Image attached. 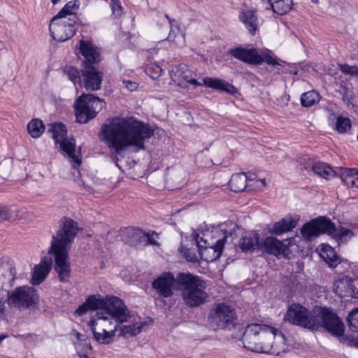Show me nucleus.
I'll use <instances>...</instances> for the list:
<instances>
[{"instance_id": "10", "label": "nucleus", "mask_w": 358, "mask_h": 358, "mask_svg": "<svg viewBox=\"0 0 358 358\" xmlns=\"http://www.w3.org/2000/svg\"><path fill=\"white\" fill-rule=\"evenodd\" d=\"M228 55L250 65H259L264 62L268 65H280L277 58L272 57L271 51L266 50L261 53L256 48L247 49L243 47L231 48Z\"/></svg>"}, {"instance_id": "24", "label": "nucleus", "mask_w": 358, "mask_h": 358, "mask_svg": "<svg viewBox=\"0 0 358 358\" xmlns=\"http://www.w3.org/2000/svg\"><path fill=\"white\" fill-rule=\"evenodd\" d=\"M238 247L243 252H252L259 247L258 234L252 233L243 236L238 242Z\"/></svg>"}, {"instance_id": "38", "label": "nucleus", "mask_w": 358, "mask_h": 358, "mask_svg": "<svg viewBox=\"0 0 358 358\" xmlns=\"http://www.w3.org/2000/svg\"><path fill=\"white\" fill-rule=\"evenodd\" d=\"M162 68L155 63L148 64L145 68V73L152 79H157L161 75Z\"/></svg>"}, {"instance_id": "55", "label": "nucleus", "mask_w": 358, "mask_h": 358, "mask_svg": "<svg viewBox=\"0 0 358 358\" xmlns=\"http://www.w3.org/2000/svg\"><path fill=\"white\" fill-rule=\"evenodd\" d=\"M80 358H89L87 355H80Z\"/></svg>"}, {"instance_id": "36", "label": "nucleus", "mask_w": 358, "mask_h": 358, "mask_svg": "<svg viewBox=\"0 0 358 358\" xmlns=\"http://www.w3.org/2000/svg\"><path fill=\"white\" fill-rule=\"evenodd\" d=\"M301 234L302 236L308 241H310L312 238L318 236L316 227L313 220L302 227L301 229Z\"/></svg>"}, {"instance_id": "47", "label": "nucleus", "mask_w": 358, "mask_h": 358, "mask_svg": "<svg viewBox=\"0 0 358 358\" xmlns=\"http://www.w3.org/2000/svg\"><path fill=\"white\" fill-rule=\"evenodd\" d=\"M341 71L346 74L358 76V68L355 66H349L348 64H345L341 66Z\"/></svg>"}, {"instance_id": "29", "label": "nucleus", "mask_w": 358, "mask_h": 358, "mask_svg": "<svg viewBox=\"0 0 358 358\" xmlns=\"http://www.w3.org/2000/svg\"><path fill=\"white\" fill-rule=\"evenodd\" d=\"M93 334L94 339L100 344H109L115 335L117 329V324H114V329H111L109 332H102L98 330L96 327H90Z\"/></svg>"}, {"instance_id": "46", "label": "nucleus", "mask_w": 358, "mask_h": 358, "mask_svg": "<svg viewBox=\"0 0 358 358\" xmlns=\"http://www.w3.org/2000/svg\"><path fill=\"white\" fill-rule=\"evenodd\" d=\"M157 234L155 231H152V233L150 232H145V241L143 242L142 245H158V243L155 241L154 238V235H156Z\"/></svg>"}, {"instance_id": "14", "label": "nucleus", "mask_w": 358, "mask_h": 358, "mask_svg": "<svg viewBox=\"0 0 358 358\" xmlns=\"http://www.w3.org/2000/svg\"><path fill=\"white\" fill-rule=\"evenodd\" d=\"M76 29L75 20L56 15L49 24L51 36L58 42H64L70 39L75 34Z\"/></svg>"}, {"instance_id": "15", "label": "nucleus", "mask_w": 358, "mask_h": 358, "mask_svg": "<svg viewBox=\"0 0 358 358\" xmlns=\"http://www.w3.org/2000/svg\"><path fill=\"white\" fill-rule=\"evenodd\" d=\"M105 301L104 314L120 323L127 321L129 312L122 299L115 296H106Z\"/></svg>"}, {"instance_id": "43", "label": "nucleus", "mask_w": 358, "mask_h": 358, "mask_svg": "<svg viewBox=\"0 0 358 358\" xmlns=\"http://www.w3.org/2000/svg\"><path fill=\"white\" fill-rule=\"evenodd\" d=\"M78 9L75 2L69 1L64 7L57 13L56 16L66 18V16L69 15H71L74 10Z\"/></svg>"}, {"instance_id": "33", "label": "nucleus", "mask_w": 358, "mask_h": 358, "mask_svg": "<svg viewBox=\"0 0 358 358\" xmlns=\"http://www.w3.org/2000/svg\"><path fill=\"white\" fill-rule=\"evenodd\" d=\"M320 96L318 92L315 90L308 91L302 94L301 96V105L304 107H310L320 101Z\"/></svg>"}, {"instance_id": "54", "label": "nucleus", "mask_w": 358, "mask_h": 358, "mask_svg": "<svg viewBox=\"0 0 358 358\" xmlns=\"http://www.w3.org/2000/svg\"><path fill=\"white\" fill-rule=\"evenodd\" d=\"M61 0H51L52 3L55 5L59 3Z\"/></svg>"}, {"instance_id": "13", "label": "nucleus", "mask_w": 358, "mask_h": 358, "mask_svg": "<svg viewBox=\"0 0 358 358\" xmlns=\"http://www.w3.org/2000/svg\"><path fill=\"white\" fill-rule=\"evenodd\" d=\"M285 320L292 324L312 330L315 329L317 324L314 313L299 303H292L288 307Z\"/></svg>"}, {"instance_id": "34", "label": "nucleus", "mask_w": 358, "mask_h": 358, "mask_svg": "<svg viewBox=\"0 0 358 358\" xmlns=\"http://www.w3.org/2000/svg\"><path fill=\"white\" fill-rule=\"evenodd\" d=\"M292 0H281L273 3L271 8L275 13L282 15L292 9Z\"/></svg>"}, {"instance_id": "21", "label": "nucleus", "mask_w": 358, "mask_h": 358, "mask_svg": "<svg viewBox=\"0 0 358 358\" xmlns=\"http://www.w3.org/2000/svg\"><path fill=\"white\" fill-rule=\"evenodd\" d=\"M239 19L245 25L249 33L254 36L258 29L259 22L257 13L255 10L245 9L239 13Z\"/></svg>"}, {"instance_id": "5", "label": "nucleus", "mask_w": 358, "mask_h": 358, "mask_svg": "<svg viewBox=\"0 0 358 358\" xmlns=\"http://www.w3.org/2000/svg\"><path fill=\"white\" fill-rule=\"evenodd\" d=\"M79 44V51L83 57L80 69L82 87L87 91L99 90L103 76L98 67L101 61L100 50L91 41L80 40Z\"/></svg>"}, {"instance_id": "16", "label": "nucleus", "mask_w": 358, "mask_h": 358, "mask_svg": "<svg viewBox=\"0 0 358 358\" xmlns=\"http://www.w3.org/2000/svg\"><path fill=\"white\" fill-rule=\"evenodd\" d=\"M122 241L131 246L143 245L145 241V231L138 227H128L120 230Z\"/></svg>"}, {"instance_id": "11", "label": "nucleus", "mask_w": 358, "mask_h": 358, "mask_svg": "<svg viewBox=\"0 0 358 358\" xmlns=\"http://www.w3.org/2000/svg\"><path fill=\"white\" fill-rule=\"evenodd\" d=\"M314 319L317 324L315 329L322 327L334 336H341L345 331V327L336 313L327 308L314 309Z\"/></svg>"}, {"instance_id": "40", "label": "nucleus", "mask_w": 358, "mask_h": 358, "mask_svg": "<svg viewBox=\"0 0 358 358\" xmlns=\"http://www.w3.org/2000/svg\"><path fill=\"white\" fill-rule=\"evenodd\" d=\"M353 235L352 230L345 228H341L339 229H335L333 234V236L335 237L337 241H346L348 238H350Z\"/></svg>"}, {"instance_id": "39", "label": "nucleus", "mask_w": 358, "mask_h": 358, "mask_svg": "<svg viewBox=\"0 0 358 358\" xmlns=\"http://www.w3.org/2000/svg\"><path fill=\"white\" fill-rule=\"evenodd\" d=\"M351 123L349 118L338 117L336 122V129L339 133H345L348 129H350Z\"/></svg>"}, {"instance_id": "48", "label": "nucleus", "mask_w": 358, "mask_h": 358, "mask_svg": "<svg viewBox=\"0 0 358 358\" xmlns=\"http://www.w3.org/2000/svg\"><path fill=\"white\" fill-rule=\"evenodd\" d=\"M247 182L250 184V182L252 181H256L257 182H259L261 184L259 187H264L266 186L265 179H257V176L253 173H246Z\"/></svg>"}, {"instance_id": "56", "label": "nucleus", "mask_w": 358, "mask_h": 358, "mask_svg": "<svg viewBox=\"0 0 358 358\" xmlns=\"http://www.w3.org/2000/svg\"><path fill=\"white\" fill-rule=\"evenodd\" d=\"M319 0H312V2L317 3H318Z\"/></svg>"}, {"instance_id": "23", "label": "nucleus", "mask_w": 358, "mask_h": 358, "mask_svg": "<svg viewBox=\"0 0 358 358\" xmlns=\"http://www.w3.org/2000/svg\"><path fill=\"white\" fill-rule=\"evenodd\" d=\"M298 220L299 218L296 217L287 216L275 222L271 231L275 235H280L285 232L292 231L296 226Z\"/></svg>"}, {"instance_id": "41", "label": "nucleus", "mask_w": 358, "mask_h": 358, "mask_svg": "<svg viewBox=\"0 0 358 358\" xmlns=\"http://www.w3.org/2000/svg\"><path fill=\"white\" fill-rule=\"evenodd\" d=\"M16 219V215L6 206L0 205V222L5 220L13 221Z\"/></svg>"}, {"instance_id": "17", "label": "nucleus", "mask_w": 358, "mask_h": 358, "mask_svg": "<svg viewBox=\"0 0 358 358\" xmlns=\"http://www.w3.org/2000/svg\"><path fill=\"white\" fill-rule=\"evenodd\" d=\"M105 300L106 298H102L99 294L90 295L82 305L78 306L75 313L78 315H83L89 310H101V312H103L104 308L106 307Z\"/></svg>"}, {"instance_id": "3", "label": "nucleus", "mask_w": 358, "mask_h": 358, "mask_svg": "<svg viewBox=\"0 0 358 358\" xmlns=\"http://www.w3.org/2000/svg\"><path fill=\"white\" fill-rule=\"evenodd\" d=\"M241 336L243 347L250 351L277 356L288 352L285 335L271 326L250 324Z\"/></svg>"}, {"instance_id": "45", "label": "nucleus", "mask_w": 358, "mask_h": 358, "mask_svg": "<svg viewBox=\"0 0 358 358\" xmlns=\"http://www.w3.org/2000/svg\"><path fill=\"white\" fill-rule=\"evenodd\" d=\"M110 8L113 15L116 17H120L123 13V8L119 0H110Z\"/></svg>"}, {"instance_id": "4", "label": "nucleus", "mask_w": 358, "mask_h": 358, "mask_svg": "<svg viewBox=\"0 0 358 358\" xmlns=\"http://www.w3.org/2000/svg\"><path fill=\"white\" fill-rule=\"evenodd\" d=\"M78 232L76 222L69 217H64L61 220L60 229L52 236L48 253L55 259V270L61 282L69 281L71 274L69 262V246Z\"/></svg>"}, {"instance_id": "20", "label": "nucleus", "mask_w": 358, "mask_h": 358, "mask_svg": "<svg viewBox=\"0 0 358 358\" xmlns=\"http://www.w3.org/2000/svg\"><path fill=\"white\" fill-rule=\"evenodd\" d=\"M199 235H196L195 242L196 243L198 250L201 253V249L204 248L205 251L213 252V255L212 259H216L221 256L222 250L224 248V242L226 239V236H224L222 238H220L215 243L210 245L209 243H207L206 240H203L202 238L200 241L198 240Z\"/></svg>"}, {"instance_id": "26", "label": "nucleus", "mask_w": 358, "mask_h": 358, "mask_svg": "<svg viewBox=\"0 0 358 358\" xmlns=\"http://www.w3.org/2000/svg\"><path fill=\"white\" fill-rule=\"evenodd\" d=\"M246 173H238L232 175L229 182V186L230 189L234 192H243L248 187L252 185L247 182Z\"/></svg>"}, {"instance_id": "49", "label": "nucleus", "mask_w": 358, "mask_h": 358, "mask_svg": "<svg viewBox=\"0 0 358 358\" xmlns=\"http://www.w3.org/2000/svg\"><path fill=\"white\" fill-rule=\"evenodd\" d=\"M345 340L349 346L358 348V337L348 336L345 338Z\"/></svg>"}, {"instance_id": "18", "label": "nucleus", "mask_w": 358, "mask_h": 358, "mask_svg": "<svg viewBox=\"0 0 358 358\" xmlns=\"http://www.w3.org/2000/svg\"><path fill=\"white\" fill-rule=\"evenodd\" d=\"M119 322L111 319V317L104 314L103 312L96 313V319H91L88 322L89 327H96L98 330L102 332H109L114 329V324H119Z\"/></svg>"}, {"instance_id": "6", "label": "nucleus", "mask_w": 358, "mask_h": 358, "mask_svg": "<svg viewBox=\"0 0 358 358\" xmlns=\"http://www.w3.org/2000/svg\"><path fill=\"white\" fill-rule=\"evenodd\" d=\"M194 73L185 64H180L176 71V76H178V78H181L187 83L192 84L194 86H201L203 85L213 90L224 92L230 95H235L238 93L236 87L224 80L217 78L206 77L203 79V83H201L198 82L194 78Z\"/></svg>"}, {"instance_id": "22", "label": "nucleus", "mask_w": 358, "mask_h": 358, "mask_svg": "<svg viewBox=\"0 0 358 358\" xmlns=\"http://www.w3.org/2000/svg\"><path fill=\"white\" fill-rule=\"evenodd\" d=\"M265 251L270 255L278 256L285 255L287 246L275 237H266L264 241Z\"/></svg>"}, {"instance_id": "9", "label": "nucleus", "mask_w": 358, "mask_h": 358, "mask_svg": "<svg viewBox=\"0 0 358 358\" xmlns=\"http://www.w3.org/2000/svg\"><path fill=\"white\" fill-rule=\"evenodd\" d=\"M48 132L52 134L55 143L60 144V148L67 154L71 162L74 163L73 167L79 166L81 164L80 150H78L76 153L74 138L68 139L66 138L67 134L66 126L61 122L52 124L50 125Z\"/></svg>"}, {"instance_id": "51", "label": "nucleus", "mask_w": 358, "mask_h": 358, "mask_svg": "<svg viewBox=\"0 0 358 358\" xmlns=\"http://www.w3.org/2000/svg\"><path fill=\"white\" fill-rule=\"evenodd\" d=\"M8 275L10 277V280H9L10 285L13 286V282H14L15 278V269L13 268H10V272H9Z\"/></svg>"}, {"instance_id": "30", "label": "nucleus", "mask_w": 358, "mask_h": 358, "mask_svg": "<svg viewBox=\"0 0 358 358\" xmlns=\"http://www.w3.org/2000/svg\"><path fill=\"white\" fill-rule=\"evenodd\" d=\"M312 169L315 174L327 180L336 175V171L331 166L321 162H315Z\"/></svg>"}, {"instance_id": "19", "label": "nucleus", "mask_w": 358, "mask_h": 358, "mask_svg": "<svg viewBox=\"0 0 358 358\" xmlns=\"http://www.w3.org/2000/svg\"><path fill=\"white\" fill-rule=\"evenodd\" d=\"M52 257H45L41 263L34 268L31 283L34 285L41 284L46 278L52 268Z\"/></svg>"}, {"instance_id": "8", "label": "nucleus", "mask_w": 358, "mask_h": 358, "mask_svg": "<svg viewBox=\"0 0 358 358\" xmlns=\"http://www.w3.org/2000/svg\"><path fill=\"white\" fill-rule=\"evenodd\" d=\"M208 321L215 329H231L237 322L236 310L225 303H215L209 311Z\"/></svg>"}, {"instance_id": "44", "label": "nucleus", "mask_w": 358, "mask_h": 358, "mask_svg": "<svg viewBox=\"0 0 358 358\" xmlns=\"http://www.w3.org/2000/svg\"><path fill=\"white\" fill-rule=\"evenodd\" d=\"M348 322L350 329L358 332V308L353 310L348 316Z\"/></svg>"}, {"instance_id": "27", "label": "nucleus", "mask_w": 358, "mask_h": 358, "mask_svg": "<svg viewBox=\"0 0 358 358\" xmlns=\"http://www.w3.org/2000/svg\"><path fill=\"white\" fill-rule=\"evenodd\" d=\"M313 220L315 225L318 236L324 233L331 236L333 235L336 229V226L329 218L320 217Z\"/></svg>"}, {"instance_id": "35", "label": "nucleus", "mask_w": 358, "mask_h": 358, "mask_svg": "<svg viewBox=\"0 0 358 358\" xmlns=\"http://www.w3.org/2000/svg\"><path fill=\"white\" fill-rule=\"evenodd\" d=\"M144 324L142 322H136L134 324L130 325H124L120 327V334L123 336H136L141 331Z\"/></svg>"}, {"instance_id": "37", "label": "nucleus", "mask_w": 358, "mask_h": 358, "mask_svg": "<svg viewBox=\"0 0 358 358\" xmlns=\"http://www.w3.org/2000/svg\"><path fill=\"white\" fill-rule=\"evenodd\" d=\"M64 73L75 85H79L82 87V76L78 69L71 66H67L64 69Z\"/></svg>"}, {"instance_id": "1", "label": "nucleus", "mask_w": 358, "mask_h": 358, "mask_svg": "<svg viewBox=\"0 0 358 358\" xmlns=\"http://www.w3.org/2000/svg\"><path fill=\"white\" fill-rule=\"evenodd\" d=\"M154 135L148 125L133 118L113 117L101 126V139L118 155L130 146L144 148V142Z\"/></svg>"}, {"instance_id": "7", "label": "nucleus", "mask_w": 358, "mask_h": 358, "mask_svg": "<svg viewBox=\"0 0 358 358\" xmlns=\"http://www.w3.org/2000/svg\"><path fill=\"white\" fill-rule=\"evenodd\" d=\"M105 106L103 99L92 94H83L74 103L77 122L87 123L94 118Z\"/></svg>"}, {"instance_id": "25", "label": "nucleus", "mask_w": 358, "mask_h": 358, "mask_svg": "<svg viewBox=\"0 0 358 358\" xmlns=\"http://www.w3.org/2000/svg\"><path fill=\"white\" fill-rule=\"evenodd\" d=\"M340 178L348 187L358 188V170L356 169H340Z\"/></svg>"}, {"instance_id": "52", "label": "nucleus", "mask_w": 358, "mask_h": 358, "mask_svg": "<svg viewBox=\"0 0 358 358\" xmlns=\"http://www.w3.org/2000/svg\"><path fill=\"white\" fill-rule=\"evenodd\" d=\"M5 301L3 299H0V315L3 314L5 310Z\"/></svg>"}, {"instance_id": "53", "label": "nucleus", "mask_w": 358, "mask_h": 358, "mask_svg": "<svg viewBox=\"0 0 358 358\" xmlns=\"http://www.w3.org/2000/svg\"><path fill=\"white\" fill-rule=\"evenodd\" d=\"M76 338L78 340L81 341H86V339H85L86 336L84 334H80L76 331Z\"/></svg>"}, {"instance_id": "42", "label": "nucleus", "mask_w": 358, "mask_h": 358, "mask_svg": "<svg viewBox=\"0 0 358 358\" xmlns=\"http://www.w3.org/2000/svg\"><path fill=\"white\" fill-rule=\"evenodd\" d=\"M179 252L183 256V257L188 262L196 263L198 262V258L194 251L181 245L179 248Z\"/></svg>"}, {"instance_id": "50", "label": "nucleus", "mask_w": 358, "mask_h": 358, "mask_svg": "<svg viewBox=\"0 0 358 358\" xmlns=\"http://www.w3.org/2000/svg\"><path fill=\"white\" fill-rule=\"evenodd\" d=\"M122 83L124 86L130 92L134 91L138 87V83L131 80H123Z\"/></svg>"}, {"instance_id": "32", "label": "nucleus", "mask_w": 358, "mask_h": 358, "mask_svg": "<svg viewBox=\"0 0 358 358\" xmlns=\"http://www.w3.org/2000/svg\"><path fill=\"white\" fill-rule=\"evenodd\" d=\"M45 125L39 119H33L27 124V131L32 138L40 137L45 131Z\"/></svg>"}, {"instance_id": "28", "label": "nucleus", "mask_w": 358, "mask_h": 358, "mask_svg": "<svg viewBox=\"0 0 358 358\" xmlns=\"http://www.w3.org/2000/svg\"><path fill=\"white\" fill-rule=\"evenodd\" d=\"M320 256L330 267L335 268L341 263V258L336 255L335 250L329 245H322Z\"/></svg>"}, {"instance_id": "2", "label": "nucleus", "mask_w": 358, "mask_h": 358, "mask_svg": "<svg viewBox=\"0 0 358 358\" xmlns=\"http://www.w3.org/2000/svg\"><path fill=\"white\" fill-rule=\"evenodd\" d=\"M152 288L159 296L169 298L175 289L189 308H197L208 301L207 285L201 277L189 272H180L175 277L171 272H164L152 282Z\"/></svg>"}, {"instance_id": "12", "label": "nucleus", "mask_w": 358, "mask_h": 358, "mask_svg": "<svg viewBox=\"0 0 358 358\" xmlns=\"http://www.w3.org/2000/svg\"><path fill=\"white\" fill-rule=\"evenodd\" d=\"M7 303L10 308H28L36 304L38 296L36 289L28 286L18 287L7 292Z\"/></svg>"}, {"instance_id": "31", "label": "nucleus", "mask_w": 358, "mask_h": 358, "mask_svg": "<svg viewBox=\"0 0 358 358\" xmlns=\"http://www.w3.org/2000/svg\"><path fill=\"white\" fill-rule=\"evenodd\" d=\"M167 40L178 47L185 44V34L178 27H171Z\"/></svg>"}]
</instances>
